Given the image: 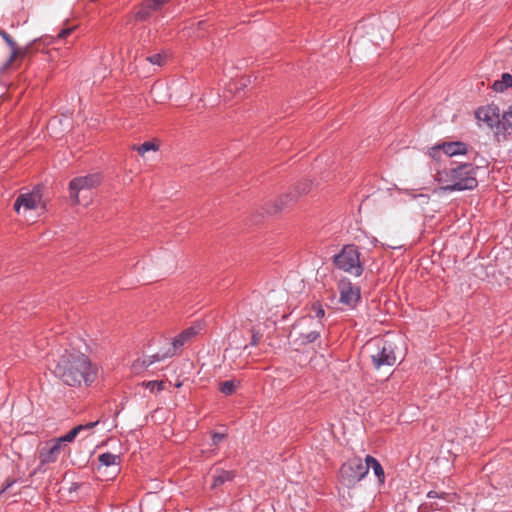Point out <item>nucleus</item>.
Masks as SVG:
<instances>
[{
	"instance_id": "obj_5",
	"label": "nucleus",
	"mask_w": 512,
	"mask_h": 512,
	"mask_svg": "<svg viewBox=\"0 0 512 512\" xmlns=\"http://www.w3.org/2000/svg\"><path fill=\"white\" fill-rule=\"evenodd\" d=\"M198 331L199 329L194 326L183 330L173 339L171 346L166 351L158 352L149 356L147 359L143 360V364L148 367L155 362L162 361L166 358L174 356L176 352L184 346L185 343L197 335Z\"/></svg>"
},
{
	"instance_id": "obj_35",
	"label": "nucleus",
	"mask_w": 512,
	"mask_h": 512,
	"mask_svg": "<svg viewBox=\"0 0 512 512\" xmlns=\"http://www.w3.org/2000/svg\"><path fill=\"white\" fill-rule=\"evenodd\" d=\"M99 421H95V422H89L85 425H82L83 426V430L85 429H91V428H94L96 425H98Z\"/></svg>"
},
{
	"instance_id": "obj_23",
	"label": "nucleus",
	"mask_w": 512,
	"mask_h": 512,
	"mask_svg": "<svg viewBox=\"0 0 512 512\" xmlns=\"http://www.w3.org/2000/svg\"><path fill=\"white\" fill-rule=\"evenodd\" d=\"M240 384L239 381L227 380L219 384V391L224 395H232L235 393L237 386Z\"/></svg>"
},
{
	"instance_id": "obj_29",
	"label": "nucleus",
	"mask_w": 512,
	"mask_h": 512,
	"mask_svg": "<svg viewBox=\"0 0 512 512\" xmlns=\"http://www.w3.org/2000/svg\"><path fill=\"white\" fill-rule=\"evenodd\" d=\"M442 151L441 143L431 147L428 151V154L431 158L438 160L440 158V153Z\"/></svg>"
},
{
	"instance_id": "obj_28",
	"label": "nucleus",
	"mask_w": 512,
	"mask_h": 512,
	"mask_svg": "<svg viewBox=\"0 0 512 512\" xmlns=\"http://www.w3.org/2000/svg\"><path fill=\"white\" fill-rule=\"evenodd\" d=\"M250 332H251V341L249 343V346L255 347L261 342L263 334L255 327H252L250 329Z\"/></svg>"
},
{
	"instance_id": "obj_2",
	"label": "nucleus",
	"mask_w": 512,
	"mask_h": 512,
	"mask_svg": "<svg viewBox=\"0 0 512 512\" xmlns=\"http://www.w3.org/2000/svg\"><path fill=\"white\" fill-rule=\"evenodd\" d=\"M478 167L472 163H461L450 169L437 173V180L444 184L443 190L464 191L473 190L478 186L476 177Z\"/></svg>"
},
{
	"instance_id": "obj_20",
	"label": "nucleus",
	"mask_w": 512,
	"mask_h": 512,
	"mask_svg": "<svg viewBox=\"0 0 512 512\" xmlns=\"http://www.w3.org/2000/svg\"><path fill=\"white\" fill-rule=\"evenodd\" d=\"M492 88L496 92H504L508 88H512V75L510 73H503L500 80H496Z\"/></svg>"
},
{
	"instance_id": "obj_25",
	"label": "nucleus",
	"mask_w": 512,
	"mask_h": 512,
	"mask_svg": "<svg viewBox=\"0 0 512 512\" xmlns=\"http://www.w3.org/2000/svg\"><path fill=\"white\" fill-rule=\"evenodd\" d=\"M310 313H313V317L322 319L325 316V310L320 301H315L310 306Z\"/></svg>"
},
{
	"instance_id": "obj_34",
	"label": "nucleus",
	"mask_w": 512,
	"mask_h": 512,
	"mask_svg": "<svg viewBox=\"0 0 512 512\" xmlns=\"http://www.w3.org/2000/svg\"><path fill=\"white\" fill-rule=\"evenodd\" d=\"M445 495H446V493H444V492L439 494L438 492L433 491V490H431L427 493L428 498H444Z\"/></svg>"
},
{
	"instance_id": "obj_26",
	"label": "nucleus",
	"mask_w": 512,
	"mask_h": 512,
	"mask_svg": "<svg viewBox=\"0 0 512 512\" xmlns=\"http://www.w3.org/2000/svg\"><path fill=\"white\" fill-rule=\"evenodd\" d=\"M166 54L156 53L146 57V60L152 65L162 66L166 61Z\"/></svg>"
},
{
	"instance_id": "obj_4",
	"label": "nucleus",
	"mask_w": 512,
	"mask_h": 512,
	"mask_svg": "<svg viewBox=\"0 0 512 512\" xmlns=\"http://www.w3.org/2000/svg\"><path fill=\"white\" fill-rule=\"evenodd\" d=\"M339 473L343 485L351 487L368 474V466L360 457H352L342 464Z\"/></svg>"
},
{
	"instance_id": "obj_10",
	"label": "nucleus",
	"mask_w": 512,
	"mask_h": 512,
	"mask_svg": "<svg viewBox=\"0 0 512 512\" xmlns=\"http://www.w3.org/2000/svg\"><path fill=\"white\" fill-rule=\"evenodd\" d=\"M42 195L40 189L35 188L31 192L21 193L17 196L14 202V210L19 214L20 209L34 210L41 202Z\"/></svg>"
},
{
	"instance_id": "obj_1",
	"label": "nucleus",
	"mask_w": 512,
	"mask_h": 512,
	"mask_svg": "<svg viewBox=\"0 0 512 512\" xmlns=\"http://www.w3.org/2000/svg\"><path fill=\"white\" fill-rule=\"evenodd\" d=\"M53 375L63 384L80 388L88 387L96 380L98 369L90 358L77 350H65L50 365Z\"/></svg>"
},
{
	"instance_id": "obj_13",
	"label": "nucleus",
	"mask_w": 512,
	"mask_h": 512,
	"mask_svg": "<svg viewBox=\"0 0 512 512\" xmlns=\"http://www.w3.org/2000/svg\"><path fill=\"white\" fill-rule=\"evenodd\" d=\"M511 118L507 111L503 112L498 118V123L493 129L494 138L497 142L505 141L512 132Z\"/></svg>"
},
{
	"instance_id": "obj_33",
	"label": "nucleus",
	"mask_w": 512,
	"mask_h": 512,
	"mask_svg": "<svg viewBox=\"0 0 512 512\" xmlns=\"http://www.w3.org/2000/svg\"><path fill=\"white\" fill-rule=\"evenodd\" d=\"M170 1L171 0H150L151 4L156 8L157 11L161 10V8Z\"/></svg>"
},
{
	"instance_id": "obj_24",
	"label": "nucleus",
	"mask_w": 512,
	"mask_h": 512,
	"mask_svg": "<svg viewBox=\"0 0 512 512\" xmlns=\"http://www.w3.org/2000/svg\"><path fill=\"white\" fill-rule=\"evenodd\" d=\"M133 149L136 150L139 153V155L143 156L148 151L158 150V147L155 143H153L151 141H146L138 146H134Z\"/></svg>"
},
{
	"instance_id": "obj_16",
	"label": "nucleus",
	"mask_w": 512,
	"mask_h": 512,
	"mask_svg": "<svg viewBox=\"0 0 512 512\" xmlns=\"http://www.w3.org/2000/svg\"><path fill=\"white\" fill-rule=\"evenodd\" d=\"M442 151L449 157L465 155L468 151L467 144L462 141H451L441 143Z\"/></svg>"
},
{
	"instance_id": "obj_18",
	"label": "nucleus",
	"mask_w": 512,
	"mask_h": 512,
	"mask_svg": "<svg viewBox=\"0 0 512 512\" xmlns=\"http://www.w3.org/2000/svg\"><path fill=\"white\" fill-rule=\"evenodd\" d=\"M365 465L368 466V470L371 468L378 478L380 483H384L385 481V473L380 462L371 455H367L365 458Z\"/></svg>"
},
{
	"instance_id": "obj_3",
	"label": "nucleus",
	"mask_w": 512,
	"mask_h": 512,
	"mask_svg": "<svg viewBox=\"0 0 512 512\" xmlns=\"http://www.w3.org/2000/svg\"><path fill=\"white\" fill-rule=\"evenodd\" d=\"M360 256L361 253L355 244H346L333 256V264L337 269L359 277L364 272V264Z\"/></svg>"
},
{
	"instance_id": "obj_9",
	"label": "nucleus",
	"mask_w": 512,
	"mask_h": 512,
	"mask_svg": "<svg viewBox=\"0 0 512 512\" xmlns=\"http://www.w3.org/2000/svg\"><path fill=\"white\" fill-rule=\"evenodd\" d=\"M338 290L340 294V303L349 308H354L361 298L360 288L354 286L347 278H343L338 283Z\"/></svg>"
},
{
	"instance_id": "obj_11",
	"label": "nucleus",
	"mask_w": 512,
	"mask_h": 512,
	"mask_svg": "<svg viewBox=\"0 0 512 512\" xmlns=\"http://www.w3.org/2000/svg\"><path fill=\"white\" fill-rule=\"evenodd\" d=\"M474 114L478 121L484 122L491 130H493L495 125L498 123L500 109L498 105L491 103L477 108Z\"/></svg>"
},
{
	"instance_id": "obj_36",
	"label": "nucleus",
	"mask_w": 512,
	"mask_h": 512,
	"mask_svg": "<svg viewBox=\"0 0 512 512\" xmlns=\"http://www.w3.org/2000/svg\"><path fill=\"white\" fill-rule=\"evenodd\" d=\"M429 507L426 503L422 504L418 508V512H429Z\"/></svg>"
},
{
	"instance_id": "obj_19",
	"label": "nucleus",
	"mask_w": 512,
	"mask_h": 512,
	"mask_svg": "<svg viewBox=\"0 0 512 512\" xmlns=\"http://www.w3.org/2000/svg\"><path fill=\"white\" fill-rule=\"evenodd\" d=\"M153 11H157L156 8L151 4L150 0H145L140 4L137 12L135 13V19L137 21H147L151 17Z\"/></svg>"
},
{
	"instance_id": "obj_31",
	"label": "nucleus",
	"mask_w": 512,
	"mask_h": 512,
	"mask_svg": "<svg viewBox=\"0 0 512 512\" xmlns=\"http://www.w3.org/2000/svg\"><path fill=\"white\" fill-rule=\"evenodd\" d=\"M226 434L224 433H219V432H214L212 435H211V441H212V445H219L220 442H222L225 438H226Z\"/></svg>"
},
{
	"instance_id": "obj_8",
	"label": "nucleus",
	"mask_w": 512,
	"mask_h": 512,
	"mask_svg": "<svg viewBox=\"0 0 512 512\" xmlns=\"http://www.w3.org/2000/svg\"><path fill=\"white\" fill-rule=\"evenodd\" d=\"M101 182L102 176L99 173L75 177L69 183L70 197L76 204H79V193L84 190L96 188Z\"/></svg>"
},
{
	"instance_id": "obj_6",
	"label": "nucleus",
	"mask_w": 512,
	"mask_h": 512,
	"mask_svg": "<svg viewBox=\"0 0 512 512\" xmlns=\"http://www.w3.org/2000/svg\"><path fill=\"white\" fill-rule=\"evenodd\" d=\"M311 185L312 183L309 180H302L298 182L292 191L277 198L273 208L268 209V212L277 213L284 210L289 205L295 203L299 197L307 194L311 190Z\"/></svg>"
},
{
	"instance_id": "obj_22",
	"label": "nucleus",
	"mask_w": 512,
	"mask_h": 512,
	"mask_svg": "<svg viewBox=\"0 0 512 512\" xmlns=\"http://www.w3.org/2000/svg\"><path fill=\"white\" fill-rule=\"evenodd\" d=\"M320 337V331L312 330L308 333H301L295 342H299L300 345H307L315 342Z\"/></svg>"
},
{
	"instance_id": "obj_30",
	"label": "nucleus",
	"mask_w": 512,
	"mask_h": 512,
	"mask_svg": "<svg viewBox=\"0 0 512 512\" xmlns=\"http://www.w3.org/2000/svg\"><path fill=\"white\" fill-rule=\"evenodd\" d=\"M74 29H75V27H68V28L61 29L57 33L56 39H58V40L66 39L74 31Z\"/></svg>"
},
{
	"instance_id": "obj_21",
	"label": "nucleus",
	"mask_w": 512,
	"mask_h": 512,
	"mask_svg": "<svg viewBox=\"0 0 512 512\" xmlns=\"http://www.w3.org/2000/svg\"><path fill=\"white\" fill-rule=\"evenodd\" d=\"M83 430V426L82 425H78V426H75L74 428H72L67 434H65L64 436H61V437H58V438H54V440L56 442H58V444L60 446H63V443L65 442H73L74 439L77 437V435Z\"/></svg>"
},
{
	"instance_id": "obj_32",
	"label": "nucleus",
	"mask_w": 512,
	"mask_h": 512,
	"mask_svg": "<svg viewBox=\"0 0 512 512\" xmlns=\"http://www.w3.org/2000/svg\"><path fill=\"white\" fill-rule=\"evenodd\" d=\"M206 27H207V21L206 20L198 21L197 22V33H196V36L197 37H203L204 33H205V30H206Z\"/></svg>"
},
{
	"instance_id": "obj_12",
	"label": "nucleus",
	"mask_w": 512,
	"mask_h": 512,
	"mask_svg": "<svg viewBox=\"0 0 512 512\" xmlns=\"http://www.w3.org/2000/svg\"><path fill=\"white\" fill-rule=\"evenodd\" d=\"M63 447L64 446H60L54 439L47 441L39 450L40 465L44 466L56 462Z\"/></svg>"
},
{
	"instance_id": "obj_14",
	"label": "nucleus",
	"mask_w": 512,
	"mask_h": 512,
	"mask_svg": "<svg viewBox=\"0 0 512 512\" xmlns=\"http://www.w3.org/2000/svg\"><path fill=\"white\" fill-rule=\"evenodd\" d=\"M0 36L5 41V43L11 48V54L8 60L4 64V69L10 67V65L15 61V59L19 56L24 57L29 52L30 46H27L23 49H19L17 47L16 42L12 39V37L3 29H0Z\"/></svg>"
},
{
	"instance_id": "obj_17",
	"label": "nucleus",
	"mask_w": 512,
	"mask_h": 512,
	"mask_svg": "<svg viewBox=\"0 0 512 512\" xmlns=\"http://www.w3.org/2000/svg\"><path fill=\"white\" fill-rule=\"evenodd\" d=\"M98 460H99V466L97 467L98 472H101V469L103 467H105V468L114 467V472H118L120 470V468H119L120 456H118V455H115L110 452H106V453L99 455Z\"/></svg>"
},
{
	"instance_id": "obj_7",
	"label": "nucleus",
	"mask_w": 512,
	"mask_h": 512,
	"mask_svg": "<svg viewBox=\"0 0 512 512\" xmlns=\"http://www.w3.org/2000/svg\"><path fill=\"white\" fill-rule=\"evenodd\" d=\"M374 368L393 366L396 363V355L392 342L379 340L376 343V351L370 356Z\"/></svg>"
},
{
	"instance_id": "obj_27",
	"label": "nucleus",
	"mask_w": 512,
	"mask_h": 512,
	"mask_svg": "<svg viewBox=\"0 0 512 512\" xmlns=\"http://www.w3.org/2000/svg\"><path fill=\"white\" fill-rule=\"evenodd\" d=\"M143 385L147 389H149L151 392H155V391L160 392V391L164 390V388H165L164 381H157V380L145 382V383H143Z\"/></svg>"
},
{
	"instance_id": "obj_15",
	"label": "nucleus",
	"mask_w": 512,
	"mask_h": 512,
	"mask_svg": "<svg viewBox=\"0 0 512 512\" xmlns=\"http://www.w3.org/2000/svg\"><path fill=\"white\" fill-rule=\"evenodd\" d=\"M236 473L234 471L224 470L219 467L212 469V483L211 488H217L234 480Z\"/></svg>"
}]
</instances>
